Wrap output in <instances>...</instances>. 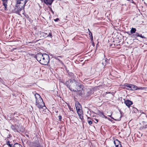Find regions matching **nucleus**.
Here are the masks:
<instances>
[{
    "label": "nucleus",
    "mask_w": 147,
    "mask_h": 147,
    "mask_svg": "<svg viewBox=\"0 0 147 147\" xmlns=\"http://www.w3.org/2000/svg\"><path fill=\"white\" fill-rule=\"evenodd\" d=\"M97 99H99L100 100V97L98 98H97Z\"/></svg>",
    "instance_id": "nucleus-46"
},
{
    "label": "nucleus",
    "mask_w": 147,
    "mask_h": 147,
    "mask_svg": "<svg viewBox=\"0 0 147 147\" xmlns=\"http://www.w3.org/2000/svg\"><path fill=\"white\" fill-rule=\"evenodd\" d=\"M95 121H94V122L95 123H97L98 121V120L97 119H95Z\"/></svg>",
    "instance_id": "nucleus-39"
},
{
    "label": "nucleus",
    "mask_w": 147,
    "mask_h": 147,
    "mask_svg": "<svg viewBox=\"0 0 147 147\" xmlns=\"http://www.w3.org/2000/svg\"><path fill=\"white\" fill-rule=\"evenodd\" d=\"M88 123L90 125H91L92 123V121L90 120L88 121Z\"/></svg>",
    "instance_id": "nucleus-36"
},
{
    "label": "nucleus",
    "mask_w": 147,
    "mask_h": 147,
    "mask_svg": "<svg viewBox=\"0 0 147 147\" xmlns=\"http://www.w3.org/2000/svg\"><path fill=\"white\" fill-rule=\"evenodd\" d=\"M122 5V6H123V5H124V4H123Z\"/></svg>",
    "instance_id": "nucleus-49"
},
{
    "label": "nucleus",
    "mask_w": 147,
    "mask_h": 147,
    "mask_svg": "<svg viewBox=\"0 0 147 147\" xmlns=\"http://www.w3.org/2000/svg\"><path fill=\"white\" fill-rule=\"evenodd\" d=\"M68 75L70 76L72 78H74V74L71 72H68Z\"/></svg>",
    "instance_id": "nucleus-27"
},
{
    "label": "nucleus",
    "mask_w": 147,
    "mask_h": 147,
    "mask_svg": "<svg viewBox=\"0 0 147 147\" xmlns=\"http://www.w3.org/2000/svg\"><path fill=\"white\" fill-rule=\"evenodd\" d=\"M75 107L76 108V109L77 110L78 109H80L82 108V106L78 102H76L75 104Z\"/></svg>",
    "instance_id": "nucleus-15"
},
{
    "label": "nucleus",
    "mask_w": 147,
    "mask_h": 147,
    "mask_svg": "<svg viewBox=\"0 0 147 147\" xmlns=\"http://www.w3.org/2000/svg\"><path fill=\"white\" fill-rule=\"evenodd\" d=\"M31 147H38L36 145V143H32L31 145Z\"/></svg>",
    "instance_id": "nucleus-28"
},
{
    "label": "nucleus",
    "mask_w": 147,
    "mask_h": 147,
    "mask_svg": "<svg viewBox=\"0 0 147 147\" xmlns=\"http://www.w3.org/2000/svg\"><path fill=\"white\" fill-rule=\"evenodd\" d=\"M41 34L42 36L45 37H49L52 38V33L51 32H50L48 33L45 32H42Z\"/></svg>",
    "instance_id": "nucleus-11"
},
{
    "label": "nucleus",
    "mask_w": 147,
    "mask_h": 147,
    "mask_svg": "<svg viewBox=\"0 0 147 147\" xmlns=\"http://www.w3.org/2000/svg\"><path fill=\"white\" fill-rule=\"evenodd\" d=\"M135 34H133L132 36H133L134 38H136L138 37V32H135Z\"/></svg>",
    "instance_id": "nucleus-24"
},
{
    "label": "nucleus",
    "mask_w": 147,
    "mask_h": 147,
    "mask_svg": "<svg viewBox=\"0 0 147 147\" xmlns=\"http://www.w3.org/2000/svg\"><path fill=\"white\" fill-rule=\"evenodd\" d=\"M137 86L133 84H131V90H137Z\"/></svg>",
    "instance_id": "nucleus-17"
},
{
    "label": "nucleus",
    "mask_w": 147,
    "mask_h": 147,
    "mask_svg": "<svg viewBox=\"0 0 147 147\" xmlns=\"http://www.w3.org/2000/svg\"><path fill=\"white\" fill-rule=\"evenodd\" d=\"M92 41V46H93L94 47V41Z\"/></svg>",
    "instance_id": "nucleus-40"
},
{
    "label": "nucleus",
    "mask_w": 147,
    "mask_h": 147,
    "mask_svg": "<svg viewBox=\"0 0 147 147\" xmlns=\"http://www.w3.org/2000/svg\"><path fill=\"white\" fill-rule=\"evenodd\" d=\"M18 5L16 3V5L14 9V12L20 15L19 13L23 9H24V7H22L21 6H20L19 5L18 6Z\"/></svg>",
    "instance_id": "nucleus-5"
},
{
    "label": "nucleus",
    "mask_w": 147,
    "mask_h": 147,
    "mask_svg": "<svg viewBox=\"0 0 147 147\" xmlns=\"http://www.w3.org/2000/svg\"><path fill=\"white\" fill-rule=\"evenodd\" d=\"M75 82H78L74 80H72L71 86H72V87L73 88H74V86H76V85H75L74 83Z\"/></svg>",
    "instance_id": "nucleus-23"
},
{
    "label": "nucleus",
    "mask_w": 147,
    "mask_h": 147,
    "mask_svg": "<svg viewBox=\"0 0 147 147\" xmlns=\"http://www.w3.org/2000/svg\"><path fill=\"white\" fill-rule=\"evenodd\" d=\"M120 112L121 114V112Z\"/></svg>",
    "instance_id": "nucleus-52"
},
{
    "label": "nucleus",
    "mask_w": 147,
    "mask_h": 147,
    "mask_svg": "<svg viewBox=\"0 0 147 147\" xmlns=\"http://www.w3.org/2000/svg\"><path fill=\"white\" fill-rule=\"evenodd\" d=\"M126 33H127V34H128L129 35H131V34L129 32H126Z\"/></svg>",
    "instance_id": "nucleus-42"
},
{
    "label": "nucleus",
    "mask_w": 147,
    "mask_h": 147,
    "mask_svg": "<svg viewBox=\"0 0 147 147\" xmlns=\"http://www.w3.org/2000/svg\"><path fill=\"white\" fill-rule=\"evenodd\" d=\"M8 1V0H2L3 5L4 7V9L6 11L7 10V7Z\"/></svg>",
    "instance_id": "nucleus-12"
},
{
    "label": "nucleus",
    "mask_w": 147,
    "mask_h": 147,
    "mask_svg": "<svg viewBox=\"0 0 147 147\" xmlns=\"http://www.w3.org/2000/svg\"><path fill=\"white\" fill-rule=\"evenodd\" d=\"M72 80L70 79L66 81V82H61L63 84L65 85L66 86L67 88H68L71 91H73L74 92H76V90H75L72 88L71 87H70V86L71 85V83Z\"/></svg>",
    "instance_id": "nucleus-3"
},
{
    "label": "nucleus",
    "mask_w": 147,
    "mask_h": 147,
    "mask_svg": "<svg viewBox=\"0 0 147 147\" xmlns=\"http://www.w3.org/2000/svg\"><path fill=\"white\" fill-rule=\"evenodd\" d=\"M124 103L128 108H130L131 105L133 104L132 101L128 99L126 100H124Z\"/></svg>",
    "instance_id": "nucleus-9"
},
{
    "label": "nucleus",
    "mask_w": 147,
    "mask_h": 147,
    "mask_svg": "<svg viewBox=\"0 0 147 147\" xmlns=\"http://www.w3.org/2000/svg\"><path fill=\"white\" fill-rule=\"evenodd\" d=\"M49 55H50V56H52V57L53 56V55L52 54H50Z\"/></svg>",
    "instance_id": "nucleus-44"
},
{
    "label": "nucleus",
    "mask_w": 147,
    "mask_h": 147,
    "mask_svg": "<svg viewBox=\"0 0 147 147\" xmlns=\"http://www.w3.org/2000/svg\"><path fill=\"white\" fill-rule=\"evenodd\" d=\"M138 37H140L141 38H144L146 39V38L144 36H143L141 34H139L138 33Z\"/></svg>",
    "instance_id": "nucleus-30"
},
{
    "label": "nucleus",
    "mask_w": 147,
    "mask_h": 147,
    "mask_svg": "<svg viewBox=\"0 0 147 147\" xmlns=\"http://www.w3.org/2000/svg\"><path fill=\"white\" fill-rule=\"evenodd\" d=\"M42 58H41V59H42Z\"/></svg>",
    "instance_id": "nucleus-53"
},
{
    "label": "nucleus",
    "mask_w": 147,
    "mask_h": 147,
    "mask_svg": "<svg viewBox=\"0 0 147 147\" xmlns=\"http://www.w3.org/2000/svg\"><path fill=\"white\" fill-rule=\"evenodd\" d=\"M78 90V91H78V95H79V96H81L82 95V90Z\"/></svg>",
    "instance_id": "nucleus-29"
},
{
    "label": "nucleus",
    "mask_w": 147,
    "mask_h": 147,
    "mask_svg": "<svg viewBox=\"0 0 147 147\" xmlns=\"http://www.w3.org/2000/svg\"><path fill=\"white\" fill-rule=\"evenodd\" d=\"M146 118H147V115H146Z\"/></svg>",
    "instance_id": "nucleus-50"
},
{
    "label": "nucleus",
    "mask_w": 147,
    "mask_h": 147,
    "mask_svg": "<svg viewBox=\"0 0 147 147\" xmlns=\"http://www.w3.org/2000/svg\"><path fill=\"white\" fill-rule=\"evenodd\" d=\"M88 119H90V117H88Z\"/></svg>",
    "instance_id": "nucleus-48"
},
{
    "label": "nucleus",
    "mask_w": 147,
    "mask_h": 147,
    "mask_svg": "<svg viewBox=\"0 0 147 147\" xmlns=\"http://www.w3.org/2000/svg\"><path fill=\"white\" fill-rule=\"evenodd\" d=\"M19 127L18 125H12L11 126V128L14 131H18V129L19 128Z\"/></svg>",
    "instance_id": "nucleus-13"
},
{
    "label": "nucleus",
    "mask_w": 147,
    "mask_h": 147,
    "mask_svg": "<svg viewBox=\"0 0 147 147\" xmlns=\"http://www.w3.org/2000/svg\"><path fill=\"white\" fill-rule=\"evenodd\" d=\"M43 55L44 54H42L40 53H38L35 56V57L36 60L39 62L40 63V62H41V61L42 60V59H41V58H42Z\"/></svg>",
    "instance_id": "nucleus-7"
},
{
    "label": "nucleus",
    "mask_w": 147,
    "mask_h": 147,
    "mask_svg": "<svg viewBox=\"0 0 147 147\" xmlns=\"http://www.w3.org/2000/svg\"><path fill=\"white\" fill-rule=\"evenodd\" d=\"M10 136L9 135H8V136L7 137V138L5 140H7V139H8V138H9Z\"/></svg>",
    "instance_id": "nucleus-43"
},
{
    "label": "nucleus",
    "mask_w": 147,
    "mask_h": 147,
    "mask_svg": "<svg viewBox=\"0 0 147 147\" xmlns=\"http://www.w3.org/2000/svg\"><path fill=\"white\" fill-rule=\"evenodd\" d=\"M100 113L101 114V115H103L104 116H105L103 112H101Z\"/></svg>",
    "instance_id": "nucleus-41"
},
{
    "label": "nucleus",
    "mask_w": 147,
    "mask_h": 147,
    "mask_svg": "<svg viewBox=\"0 0 147 147\" xmlns=\"http://www.w3.org/2000/svg\"><path fill=\"white\" fill-rule=\"evenodd\" d=\"M58 57H60V58H62V56H55L54 57V58L58 60L61 63H62V61L60 60L58 58Z\"/></svg>",
    "instance_id": "nucleus-18"
},
{
    "label": "nucleus",
    "mask_w": 147,
    "mask_h": 147,
    "mask_svg": "<svg viewBox=\"0 0 147 147\" xmlns=\"http://www.w3.org/2000/svg\"><path fill=\"white\" fill-rule=\"evenodd\" d=\"M93 93L94 92L93 90L89 89L88 90V91L86 95L87 96H90L93 94Z\"/></svg>",
    "instance_id": "nucleus-14"
},
{
    "label": "nucleus",
    "mask_w": 147,
    "mask_h": 147,
    "mask_svg": "<svg viewBox=\"0 0 147 147\" xmlns=\"http://www.w3.org/2000/svg\"><path fill=\"white\" fill-rule=\"evenodd\" d=\"M78 115L79 117H80V119H81L82 120V119H83V114H80V115L78 114Z\"/></svg>",
    "instance_id": "nucleus-32"
},
{
    "label": "nucleus",
    "mask_w": 147,
    "mask_h": 147,
    "mask_svg": "<svg viewBox=\"0 0 147 147\" xmlns=\"http://www.w3.org/2000/svg\"><path fill=\"white\" fill-rule=\"evenodd\" d=\"M16 114V113H13V115H15Z\"/></svg>",
    "instance_id": "nucleus-45"
},
{
    "label": "nucleus",
    "mask_w": 147,
    "mask_h": 147,
    "mask_svg": "<svg viewBox=\"0 0 147 147\" xmlns=\"http://www.w3.org/2000/svg\"><path fill=\"white\" fill-rule=\"evenodd\" d=\"M16 3L18 5V6L19 5L20 6H21L23 7H25V5L27 2L29 0H16Z\"/></svg>",
    "instance_id": "nucleus-4"
},
{
    "label": "nucleus",
    "mask_w": 147,
    "mask_h": 147,
    "mask_svg": "<svg viewBox=\"0 0 147 147\" xmlns=\"http://www.w3.org/2000/svg\"><path fill=\"white\" fill-rule=\"evenodd\" d=\"M20 128H21V129L20 128V129H18L21 132H23L24 131V128L22 126H20Z\"/></svg>",
    "instance_id": "nucleus-26"
},
{
    "label": "nucleus",
    "mask_w": 147,
    "mask_h": 147,
    "mask_svg": "<svg viewBox=\"0 0 147 147\" xmlns=\"http://www.w3.org/2000/svg\"><path fill=\"white\" fill-rule=\"evenodd\" d=\"M42 2H44V3L47 5H51L52 4L54 0H40Z\"/></svg>",
    "instance_id": "nucleus-10"
},
{
    "label": "nucleus",
    "mask_w": 147,
    "mask_h": 147,
    "mask_svg": "<svg viewBox=\"0 0 147 147\" xmlns=\"http://www.w3.org/2000/svg\"><path fill=\"white\" fill-rule=\"evenodd\" d=\"M52 12L53 13H54L53 11L52 10Z\"/></svg>",
    "instance_id": "nucleus-47"
},
{
    "label": "nucleus",
    "mask_w": 147,
    "mask_h": 147,
    "mask_svg": "<svg viewBox=\"0 0 147 147\" xmlns=\"http://www.w3.org/2000/svg\"><path fill=\"white\" fill-rule=\"evenodd\" d=\"M59 18H56V19H55L54 20V21L55 22H57L58 21H59Z\"/></svg>",
    "instance_id": "nucleus-37"
},
{
    "label": "nucleus",
    "mask_w": 147,
    "mask_h": 147,
    "mask_svg": "<svg viewBox=\"0 0 147 147\" xmlns=\"http://www.w3.org/2000/svg\"><path fill=\"white\" fill-rule=\"evenodd\" d=\"M145 89V88L144 87H137V90H143Z\"/></svg>",
    "instance_id": "nucleus-31"
},
{
    "label": "nucleus",
    "mask_w": 147,
    "mask_h": 147,
    "mask_svg": "<svg viewBox=\"0 0 147 147\" xmlns=\"http://www.w3.org/2000/svg\"><path fill=\"white\" fill-rule=\"evenodd\" d=\"M78 115L80 114H83V111L81 109V108L80 109H78L77 110H76Z\"/></svg>",
    "instance_id": "nucleus-20"
},
{
    "label": "nucleus",
    "mask_w": 147,
    "mask_h": 147,
    "mask_svg": "<svg viewBox=\"0 0 147 147\" xmlns=\"http://www.w3.org/2000/svg\"><path fill=\"white\" fill-rule=\"evenodd\" d=\"M131 84H125L124 86H125V88L126 89L131 90Z\"/></svg>",
    "instance_id": "nucleus-16"
},
{
    "label": "nucleus",
    "mask_w": 147,
    "mask_h": 147,
    "mask_svg": "<svg viewBox=\"0 0 147 147\" xmlns=\"http://www.w3.org/2000/svg\"><path fill=\"white\" fill-rule=\"evenodd\" d=\"M110 60V58L108 59L107 58L102 59V64L103 65L104 67L106 65H108L109 63V61Z\"/></svg>",
    "instance_id": "nucleus-8"
},
{
    "label": "nucleus",
    "mask_w": 147,
    "mask_h": 147,
    "mask_svg": "<svg viewBox=\"0 0 147 147\" xmlns=\"http://www.w3.org/2000/svg\"><path fill=\"white\" fill-rule=\"evenodd\" d=\"M13 147H23L21 144L17 143H16L13 146Z\"/></svg>",
    "instance_id": "nucleus-21"
},
{
    "label": "nucleus",
    "mask_w": 147,
    "mask_h": 147,
    "mask_svg": "<svg viewBox=\"0 0 147 147\" xmlns=\"http://www.w3.org/2000/svg\"><path fill=\"white\" fill-rule=\"evenodd\" d=\"M58 117H59V121H61V119H62V118L61 116L59 115L58 116Z\"/></svg>",
    "instance_id": "nucleus-35"
},
{
    "label": "nucleus",
    "mask_w": 147,
    "mask_h": 147,
    "mask_svg": "<svg viewBox=\"0 0 147 147\" xmlns=\"http://www.w3.org/2000/svg\"><path fill=\"white\" fill-rule=\"evenodd\" d=\"M7 142L6 144L9 146L10 147H12V144H10V142L9 141V140L8 139H7Z\"/></svg>",
    "instance_id": "nucleus-25"
},
{
    "label": "nucleus",
    "mask_w": 147,
    "mask_h": 147,
    "mask_svg": "<svg viewBox=\"0 0 147 147\" xmlns=\"http://www.w3.org/2000/svg\"><path fill=\"white\" fill-rule=\"evenodd\" d=\"M136 28H132L130 30V33L132 34L136 32Z\"/></svg>",
    "instance_id": "nucleus-22"
},
{
    "label": "nucleus",
    "mask_w": 147,
    "mask_h": 147,
    "mask_svg": "<svg viewBox=\"0 0 147 147\" xmlns=\"http://www.w3.org/2000/svg\"><path fill=\"white\" fill-rule=\"evenodd\" d=\"M122 115H121L120 117L118 119H114L113 118V117H112V118L114 119V120H116V121H120L121 120V118L122 117Z\"/></svg>",
    "instance_id": "nucleus-33"
},
{
    "label": "nucleus",
    "mask_w": 147,
    "mask_h": 147,
    "mask_svg": "<svg viewBox=\"0 0 147 147\" xmlns=\"http://www.w3.org/2000/svg\"><path fill=\"white\" fill-rule=\"evenodd\" d=\"M142 113L143 114H145V113Z\"/></svg>",
    "instance_id": "nucleus-51"
},
{
    "label": "nucleus",
    "mask_w": 147,
    "mask_h": 147,
    "mask_svg": "<svg viewBox=\"0 0 147 147\" xmlns=\"http://www.w3.org/2000/svg\"><path fill=\"white\" fill-rule=\"evenodd\" d=\"M144 125L143 126V128H147V124H146V122H144Z\"/></svg>",
    "instance_id": "nucleus-34"
},
{
    "label": "nucleus",
    "mask_w": 147,
    "mask_h": 147,
    "mask_svg": "<svg viewBox=\"0 0 147 147\" xmlns=\"http://www.w3.org/2000/svg\"><path fill=\"white\" fill-rule=\"evenodd\" d=\"M36 99V105L39 109H43L45 106V104L42 99L40 95L38 93H36L34 95Z\"/></svg>",
    "instance_id": "nucleus-1"
},
{
    "label": "nucleus",
    "mask_w": 147,
    "mask_h": 147,
    "mask_svg": "<svg viewBox=\"0 0 147 147\" xmlns=\"http://www.w3.org/2000/svg\"><path fill=\"white\" fill-rule=\"evenodd\" d=\"M88 31L89 32V34L90 36V37L91 40V41H93V38L92 36V33L90 31V30L89 29H88Z\"/></svg>",
    "instance_id": "nucleus-19"
},
{
    "label": "nucleus",
    "mask_w": 147,
    "mask_h": 147,
    "mask_svg": "<svg viewBox=\"0 0 147 147\" xmlns=\"http://www.w3.org/2000/svg\"><path fill=\"white\" fill-rule=\"evenodd\" d=\"M127 0L130 2H131L133 3H134V2L133 1V0Z\"/></svg>",
    "instance_id": "nucleus-38"
},
{
    "label": "nucleus",
    "mask_w": 147,
    "mask_h": 147,
    "mask_svg": "<svg viewBox=\"0 0 147 147\" xmlns=\"http://www.w3.org/2000/svg\"><path fill=\"white\" fill-rule=\"evenodd\" d=\"M50 61L49 55L46 53H44L42 59L40 63L42 65H48Z\"/></svg>",
    "instance_id": "nucleus-2"
},
{
    "label": "nucleus",
    "mask_w": 147,
    "mask_h": 147,
    "mask_svg": "<svg viewBox=\"0 0 147 147\" xmlns=\"http://www.w3.org/2000/svg\"><path fill=\"white\" fill-rule=\"evenodd\" d=\"M74 83L76 85V86H74V88L77 90H76V92L79 90H83L84 86L83 85L81 84L78 82H75Z\"/></svg>",
    "instance_id": "nucleus-6"
}]
</instances>
